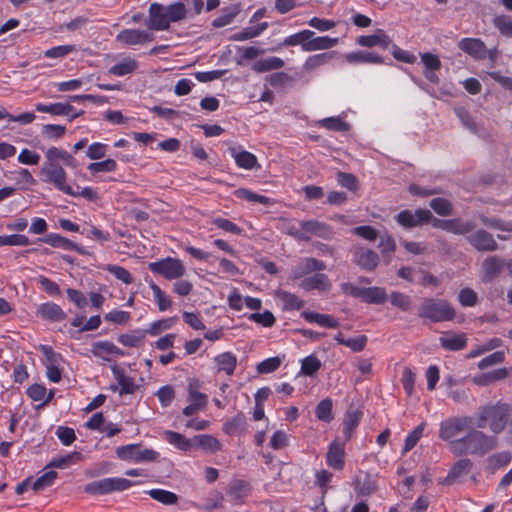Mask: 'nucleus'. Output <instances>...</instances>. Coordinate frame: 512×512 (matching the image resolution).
<instances>
[{
  "instance_id": "obj_54",
  "label": "nucleus",
  "mask_w": 512,
  "mask_h": 512,
  "mask_svg": "<svg viewBox=\"0 0 512 512\" xmlns=\"http://www.w3.org/2000/svg\"><path fill=\"white\" fill-rule=\"evenodd\" d=\"M57 478V472L50 470L43 473L37 479L32 480V489L34 491H42L53 485L54 481Z\"/></svg>"
},
{
  "instance_id": "obj_5",
  "label": "nucleus",
  "mask_w": 512,
  "mask_h": 512,
  "mask_svg": "<svg viewBox=\"0 0 512 512\" xmlns=\"http://www.w3.org/2000/svg\"><path fill=\"white\" fill-rule=\"evenodd\" d=\"M417 315L432 323H441L454 320L456 311L452 304L445 299L424 298L418 306Z\"/></svg>"
},
{
  "instance_id": "obj_9",
  "label": "nucleus",
  "mask_w": 512,
  "mask_h": 512,
  "mask_svg": "<svg viewBox=\"0 0 512 512\" xmlns=\"http://www.w3.org/2000/svg\"><path fill=\"white\" fill-rule=\"evenodd\" d=\"M115 453L119 459L133 463L152 462L159 457V452L151 448L142 449L141 444L119 446Z\"/></svg>"
},
{
  "instance_id": "obj_38",
  "label": "nucleus",
  "mask_w": 512,
  "mask_h": 512,
  "mask_svg": "<svg viewBox=\"0 0 512 512\" xmlns=\"http://www.w3.org/2000/svg\"><path fill=\"white\" fill-rule=\"evenodd\" d=\"M283 59L272 56L265 59H260L254 62L252 69L257 73H264L272 70H278L284 67Z\"/></svg>"
},
{
  "instance_id": "obj_36",
  "label": "nucleus",
  "mask_w": 512,
  "mask_h": 512,
  "mask_svg": "<svg viewBox=\"0 0 512 512\" xmlns=\"http://www.w3.org/2000/svg\"><path fill=\"white\" fill-rule=\"evenodd\" d=\"M200 384L198 381L190 382L187 388L188 402L197 406L198 408L205 409L208 403V396L199 391Z\"/></svg>"
},
{
  "instance_id": "obj_37",
  "label": "nucleus",
  "mask_w": 512,
  "mask_h": 512,
  "mask_svg": "<svg viewBox=\"0 0 512 512\" xmlns=\"http://www.w3.org/2000/svg\"><path fill=\"white\" fill-rule=\"evenodd\" d=\"M338 44V38H331L329 36L312 37L304 47L305 52H312L317 50H327L333 48Z\"/></svg>"
},
{
  "instance_id": "obj_20",
  "label": "nucleus",
  "mask_w": 512,
  "mask_h": 512,
  "mask_svg": "<svg viewBox=\"0 0 512 512\" xmlns=\"http://www.w3.org/2000/svg\"><path fill=\"white\" fill-rule=\"evenodd\" d=\"M91 353L96 358L109 361V355L124 356V352L117 347L113 342L108 340L96 341L92 343Z\"/></svg>"
},
{
  "instance_id": "obj_27",
  "label": "nucleus",
  "mask_w": 512,
  "mask_h": 512,
  "mask_svg": "<svg viewBox=\"0 0 512 512\" xmlns=\"http://www.w3.org/2000/svg\"><path fill=\"white\" fill-rule=\"evenodd\" d=\"M193 442V448H199L205 453H215L222 450L221 442L209 434L195 435Z\"/></svg>"
},
{
  "instance_id": "obj_31",
  "label": "nucleus",
  "mask_w": 512,
  "mask_h": 512,
  "mask_svg": "<svg viewBox=\"0 0 512 512\" xmlns=\"http://www.w3.org/2000/svg\"><path fill=\"white\" fill-rule=\"evenodd\" d=\"M387 299L388 295L383 287L371 286L363 288L360 300L367 304L381 305L384 304Z\"/></svg>"
},
{
  "instance_id": "obj_1",
  "label": "nucleus",
  "mask_w": 512,
  "mask_h": 512,
  "mask_svg": "<svg viewBox=\"0 0 512 512\" xmlns=\"http://www.w3.org/2000/svg\"><path fill=\"white\" fill-rule=\"evenodd\" d=\"M77 167V160L63 148L52 146L45 152V162L40 169L41 180L52 184L57 190L73 197H84L89 201L98 199L97 191L92 187H84L81 191H75L67 183V173L64 167Z\"/></svg>"
},
{
  "instance_id": "obj_51",
  "label": "nucleus",
  "mask_w": 512,
  "mask_h": 512,
  "mask_svg": "<svg viewBox=\"0 0 512 512\" xmlns=\"http://www.w3.org/2000/svg\"><path fill=\"white\" fill-rule=\"evenodd\" d=\"M502 265L503 263L496 256L487 258L483 262V272L485 279L492 280L495 278L500 273Z\"/></svg>"
},
{
  "instance_id": "obj_14",
  "label": "nucleus",
  "mask_w": 512,
  "mask_h": 512,
  "mask_svg": "<svg viewBox=\"0 0 512 512\" xmlns=\"http://www.w3.org/2000/svg\"><path fill=\"white\" fill-rule=\"evenodd\" d=\"M251 485L243 479H233L227 489L226 494L229 500L234 504H243L244 499L250 494Z\"/></svg>"
},
{
  "instance_id": "obj_26",
  "label": "nucleus",
  "mask_w": 512,
  "mask_h": 512,
  "mask_svg": "<svg viewBox=\"0 0 512 512\" xmlns=\"http://www.w3.org/2000/svg\"><path fill=\"white\" fill-rule=\"evenodd\" d=\"M217 372H224L227 376H232L237 367V357L232 352H223L214 357Z\"/></svg>"
},
{
  "instance_id": "obj_21",
  "label": "nucleus",
  "mask_w": 512,
  "mask_h": 512,
  "mask_svg": "<svg viewBox=\"0 0 512 512\" xmlns=\"http://www.w3.org/2000/svg\"><path fill=\"white\" fill-rule=\"evenodd\" d=\"M300 287L305 291L318 290L321 292H329L332 288V284L326 274L316 273L313 276L304 278L300 283Z\"/></svg>"
},
{
  "instance_id": "obj_49",
  "label": "nucleus",
  "mask_w": 512,
  "mask_h": 512,
  "mask_svg": "<svg viewBox=\"0 0 512 512\" xmlns=\"http://www.w3.org/2000/svg\"><path fill=\"white\" fill-rule=\"evenodd\" d=\"M177 321V316L160 319L152 322L146 331L150 336H158L162 331L169 330Z\"/></svg>"
},
{
  "instance_id": "obj_19",
  "label": "nucleus",
  "mask_w": 512,
  "mask_h": 512,
  "mask_svg": "<svg viewBox=\"0 0 512 512\" xmlns=\"http://www.w3.org/2000/svg\"><path fill=\"white\" fill-rule=\"evenodd\" d=\"M440 345L447 351H460L467 345V338L464 333L446 331L439 338Z\"/></svg>"
},
{
  "instance_id": "obj_11",
  "label": "nucleus",
  "mask_w": 512,
  "mask_h": 512,
  "mask_svg": "<svg viewBox=\"0 0 512 512\" xmlns=\"http://www.w3.org/2000/svg\"><path fill=\"white\" fill-rule=\"evenodd\" d=\"M154 35L147 30L123 29L116 35V41L124 46L143 45L152 42Z\"/></svg>"
},
{
  "instance_id": "obj_39",
  "label": "nucleus",
  "mask_w": 512,
  "mask_h": 512,
  "mask_svg": "<svg viewBox=\"0 0 512 512\" xmlns=\"http://www.w3.org/2000/svg\"><path fill=\"white\" fill-rule=\"evenodd\" d=\"M267 22L259 23L255 26L243 28L241 31L234 33L230 39L233 41H245L258 37L268 28Z\"/></svg>"
},
{
  "instance_id": "obj_23",
  "label": "nucleus",
  "mask_w": 512,
  "mask_h": 512,
  "mask_svg": "<svg viewBox=\"0 0 512 512\" xmlns=\"http://www.w3.org/2000/svg\"><path fill=\"white\" fill-rule=\"evenodd\" d=\"M300 226L303 230L308 233V236H317L322 239L328 240L333 236V231L331 226L328 224L318 221V220H307L302 221Z\"/></svg>"
},
{
  "instance_id": "obj_35",
  "label": "nucleus",
  "mask_w": 512,
  "mask_h": 512,
  "mask_svg": "<svg viewBox=\"0 0 512 512\" xmlns=\"http://www.w3.org/2000/svg\"><path fill=\"white\" fill-rule=\"evenodd\" d=\"M313 36H315L314 31L304 29L302 31H299L284 38V40L280 44V47L301 45V48L304 51V47H307L306 45L309 39H311Z\"/></svg>"
},
{
  "instance_id": "obj_3",
  "label": "nucleus",
  "mask_w": 512,
  "mask_h": 512,
  "mask_svg": "<svg viewBox=\"0 0 512 512\" xmlns=\"http://www.w3.org/2000/svg\"><path fill=\"white\" fill-rule=\"evenodd\" d=\"M498 445V439L494 435H488L481 430L471 429L465 436L458 438L453 443L452 452L461 456L465 454L484 456L494 450Z\"/></svg>"
},
{
  "instance_id": "obj_8",
  "label": "nucleus",
  "mask_w": 512,
  "mask_h": 512,
  "mask_svg": "<svg viewBox=\"0 0 512 512\" xmlns=\"http://www.w3.org/2000/svg\"><path fill=\"white\" fill-rule=\"evenodd\" d=\"M148 269L167 280H178L186 274V267L178 258L166 257L148 264Z\"/></svg>"
},
{
  "instance_id": "obj_47",
  "label": "nucleus",
  "mask_w": 512,
  "mask_h": 512,
  "mask_svg": "<svg viewBox=\"0 0 512 512\" xmlns=\"http://www.w3.org/2000/svg\"><path fill=\"white\" fill-rule=\"evenodd\" d=\"M425 427L426 422H421L417 427H415L411 432L407 434L404 442L403 454L411 451L417 445L423 436Z\"/></svg>"
},
{
  "instance_id": "obj_7",
  "label": "nucleus",
  "mask_w": 512,
  "mask_h": 512,
  "mask_svg": "<svg viewBox=\"0 0 512 512\" xmlns=\"http://www.w3.org/2000/svg\"><path fill=\"white\" fill-rule=\"evenodd\" d=\"M473 425V417L471 416L448 417L439 425V438L449 442L452 448L453 443L457 440L456 437L463 431L472 428Z\"/></svg>"
},
{
  "instance_id": "obj_44",
  "label": "nucleus",
  "mask_w": 512,
  "mask_h": 512,
  "mask_svg": "<svg viewBox=\"0 0 512 512\" xmlns=\"http://www.w3.org/2000/svg\"><path fill=\"white\" fill-rule=\"evenodd\" d=\"M146 331L135 330L132 333L121 334L118 336V342L129 348H136L142 345L145 340Z\"/></svg>"
},
{
  "instance_id": "obj_6",
  "label": "nucleus",
  "mask_w": 512,
  "mask_h": 512,
  "mask_svg": "<svg viewBox=\"0 0 512 512\" xmlns=\"http://www.w3.org/2000/svg\"><path fill=\"white\" fill-rule=\"evenodd\" d=\"M136 484L137 482H133L126 478L110 477L86 484L84 491L90 495H107L113 492L128 490Z\"/></svg>"
},
{
  "instance_id": "obj_22",
  "label": "nucleus",
  "mask_w": 512,
  "mask_h": 512,
  "mask_svg": "<svg viewBox=\"0 0 512 512\" xmlns=\"http://www.w3.org/2000/svg\"><path fill=\"white\" fill-rule=\"evenodd\" d=\"M325 269L326 264L324 261L313 257H306L303 259L302 263L292 271V278L300 279L312 272H320Z\"/></svg>"
},
{
  "instance_id": "obj_55",
  "label": "nucleus",
  "mask_w": 512,
  "mask_h": 512,
  "mask_svg": "<svg viewBox=\"0 0 512 512\" xmlns=\"http://www.w3.org/2000/svg\"><path fill=\"white\" fill-rule=\"evenodd\" d=\"M493 24L501 35L512 38V17L509 15H498L494 18Z\"/></svg>"
},
{
  "instance_id": "obj_2",
  "label": "nucleus",
  "mask_w": 512,
  "mask_h": 512,
  "mask_svg": "<svg viewBox=\"0 0 512 512\" xmlns=\"http://www.w3.org/2000/svg\"><path fill=\"white\" fill-rule=\"evenodd\" d=\"M146 26L150 30L165 31L170 28L171 23L184 20L188 10L182 0L164 6L158 2L151 3L148 10Z\"/></svg>"
},
{
  "instance_id": "obj_25",
  "label": "nucleus",
  "mask_w": 512,
  "mask_h": 512,
  "mask_svg": "<svg viewBox=\"0 0 512 512\" xmlns=\"http://www.w3.org/2000/svg\"><path fill=\"white\" fill-rule=\"evenodd\" d=\"M248 423L243 412H238L235 416L224 422L222 430L229 436L244 434L247 431Z\"/></svg>"
},
{
  "instance_id": "obj_32",
  "label": "nucleus",
  "mask_w": 512,
  "mask_h": 512,
  "mask_svg": "<svg viewBox=\"0 0 512 512\" xmlns=\"http://www.w3.org/2000/svg\"><path fill=\"white\" fill-rule=\"evenodd\" d=\"M138 69V62L129 57H123L108 69V73L117 77H123L134 73Z\"/></svg>"
},
{
  "instance_id": "obj_34",
  "label": "nucleus",
  "mask_w": 512,
  "mask_h": 512,
  "mask_svg": "<svg viewBox=\"0 0 512 512\" xmlns=\"http://www.w3.org/2000/svg\"><path fill=\"white\" fill-rule=\"evenodd\" d=\"M35 109L41 113H49L56 116H64L69 115L72 111H74V107L69 103H37L35 105Z\"/></svg>"
},
{
  "instance_id": "obj_33",
  "label": "nucleus",
  "mask_w": 512,
  "mask_h": 512,
  "mask_svg": "<svg viewBox=\"0 0 512 512\" xmlns=\"http://www.w3.org/2000/svg\"><path fill=\"white\" fill-rule=\"evenodd\" d=\"M276 297L281 301L284 311L300 310L305 304L304 300L299 298L296 294L285 290L277 291Z\"/></svg>"
},
{
  "instance_id": "obj_43",
  "label": "nucleus",
  "mask_w": 512,
  "mask_h": 512,
  "mask_svg": "<svg viewBox=\"0 0 512 512\" xmlns=\"http://www.w3.org/2000/svg\"><path fill=\"white\" fill-rule=\"evenodd\" d=\"M149 287L152 291L154 301L156 302L159 311L164 312L171 308V298L153 281L149 283Z\"/></svg>"
},
{
  "instance_id": "obj_13",
  "label": "nucleus",
  "mask_w": 512,
  "mask_h": 512,
  "mask_svg": "<svg viewBox=\"0 0 512 512\" xmlns=\"http://www.w3.org/2000/svg\"><path fill=\"white\" fill-rule=\"evenodd\" d=\"M326 464L333 470H343L345 466V445L343 443L335 440L329 444Z\"/></svg>"
},
{
  "instance_id": "obj_59",
  "label": "nucleus",
  "mask_w": 512,
  "mask_h": 512,
  "mask_svg": "<svg viewBox=\"0 0 512 512\" xmlns=\"http://www.w3.org/2000/svg\"><path fill=\"white\" fill-rule=\"evenodd\" d=\"M430 207L440 216H449L452 213L451 202L442 197L434 198L430 201Z\"/></svg>"
},
{
  "instance_id": "obj_29",
  "label": "nucleus",
  "mask_w": 512,
  "mask_h": 512,
  "mask_svg": "<svg viewBox=\"0 0 512 512\" xmlns=\"http://www.w3.org/2000/svg\"><path fill=\"white\" fill-rule=\"evenodd\" d=\"M163 436L170 445L178 450L188 452L193 449V438H187L185 435L171 430L164 431Z\"/></svg>"
},
{
  "instance_id": "obj_15",
  "label": "nucleus",
  "mask_w": 512,
  "mask_h": 512,
  "mask_svg": "<svg viewBox=\"0 0 512 512\" xmlns=\"http://www.w3.org/2000/svg\"><path fill=\"white\" fill-rule=\"evenodd\" d=\"M354 262L366 271L374 270L379 264L378 254L368 248L358 247L353 253Z\"/></svg>"
},
{
  "instance_id": "obj_24",
  "label": "nucleus",
  "mask_w": 512,
  "mask_h": 512,
  "mask_svg": "<svg viewBox=\"0 0 512 512\" xmlns=\"http://www.w3.org/2000/svg\"><path fill=\"white\" fill-rule=\"evenodd\" d=\"M37 314L45 320L61 322L66 319L65 311L54 302H45L37 307Z\"/></svg>"
},
{
  "instance_id": "obj_56",
  "label": "nucleus",
  "mask_w": 512,
  "mask_h": 512,
  "mask_svg": "<svg viewBox=\"0 0 512 512\" xmlns=\"http://www.w3.org/2000/svg\"><path fill=\"white\" fill-rule=\"evenodd\" d=\"M333 57V52H324L309 56L304 64L305 69L313 70L324 64H327Z\"/></svg>"
},
{
  "instance_id": "obj_61",
  "label": "nucleus",
  "mask_w": 512,
  "mask_h": 512,
  "mask_svg": "<svg viewBox=\"0 0 512 512\" xmlns=\"http://www.w3.org/2000/svg\"><path fill=\"white\" fill-rule=\"evenodd\" d=\"M333 479V474L325 469H321L315 473V485L321 490L322 496H324L328 489L329 484Z\"/></svg>"
},
{
  "instance_id": "obj_30",
  "label": "nucleus",
  "mask_w": 512,
  "mask_h": 512,
  "mask_svg": "<svg viewBox=\"0 0 512 512\" xmlns=\"http://www.w3.org/2000/svg\"><path fill=\"white\" fill-rule=\"evenodd\" d=\"M345 59L348 63L351 64H382L383 58L375 53L370 51H355L350 52L345 55Z\"/></svg>"
},
{
  "instance_id": "obj_62",
  "label": "nucleus",
  "mask_w": 512,
  "mask_h": 512,
  "mask_svg": "<svg viewBox=\"0 0 512 512\" xmlns=\"http://www.w3.org/2000/svg\"><path fill=\"white\" fill-rule=\"evenodd\" d=\"M79 459H80V453L74 452V453L67 454L65 456L53 458L50 461L48 466L58 468V469H65V468L69 467L70 465H72L73 463H75Z\"/></svg>"
},
{
  "instance_id": "obj_41",
  "label": "nucleus",
  "mask_w": 512,
  "mask_h": 512,
  "mask_svg": "<svg viewBox=\"0 0 512 512\" xmlns=\"http://www.w3.org/2000/svg\"><path fill=\"white\" fill-rule=\"evenodd\" d=\"M315 416L324 423H330L334 419L333 401L331 398L327 397L316 405Z\"/></svg>"
},
{
  "instance_id": "obj_48",
  "label": "nucleus",
  "mask_w": 512,
  "mask_h": 512,
  "mask_svg": "<svg viewBox=\"0 0 512 512\" xmlns=\"http://www.w3.org/2000/svg\"><path fill=\"white\" fill-rule=\"evenodd\" d=\"M152 499L164 504V505H174L178 501V496L168 490L164 489H151L146 492Z\"/></svg>"
},
{
  "instance_id": "obj_50",
  "label": "nucleus",
  "mask_w": 512,
  "mask_h": 512,
  "mask_svg": "<svg viewBox=\"0 0 512 512\" xmlns=\"http://www.w3.org/2000/svg\"><path fill=\"white\" fill-rule=\"evenodd\" d=\"M475 225L472 222H463L460 219H448L446 231L456 234V235H464L471 232L474 229Z\"/></svg>"
},
{
  "instance_id": "obj_16",
  "label": "nucleus",
  "mask_w": 512,
  "mask_h": 512,
  "mask_svg": "<svg viewBox=\"0 0 512 512\" xmlns=\"http://www.w3.org/2000/svg\"><path fill=\"white\" fill-rule=\"evenodd\" d=\"M228 153L234 159L238 168L244 170H253L259 167L257 157L246 150H240L237 147H230Z\"/></svg>"
},
{
  "instance_id": "obj_28",
  "label": "nucleus",
  "mask_w": 512,
  "mask_h": 512,
  "mask_svg": "<svg viewBox=\"0 0 512 512\" xmlns=\"http://www.w3.org/2000/svg\"><path fill=\"white\" fill-rule=\"evenodd\" d=\"M301 317H303L307 322L309 323H316L317 325L321 327L326 328H338L339 327V321L329 314H322L318 312H312V311H302Z\"/></svg>"
},
{
  "instance_id": "obj_57",
  "label": "nucleus",
  "mask_w": 512,
  "mask_h": 512,
  "mask_svg": "<svg viewBox=\"0 0 512 512\" xmlns=\"http://www.w3.org/2000/svg\"><path fill=\"white\" fill-rule=\"evenodd\" d=\"M118 168V165L114 159L108 158L100 162H93L87 166V169L92 173H100V172H115Z\"/></svg>"
},
{
  "instance_id": "obj_10",
  "label": "nucleus",
  "mask_w": 512,
  "mask_h": 512,
  "mask_svg": "<svg viewBox=\"0 0 512 512\" xmlns=\"http://www.w3.org/2000/svg\"><path fill=\"white\" fill-rule=\"evenodd\" d=\"M432 219V213L427 209H416L412 212L409 209L400 211L396 216V222L405 229H412L427 224Z\"/></svg>"
},
{
  "instance_id": "obj_45",
  "label": "nucleus",
  "mask_w": 512,
  "mask_h": 512,
  "mask_svg": "<svg viewBox=\"0 0 512 512\" xmlns=\"http://www.w3.org/2000/svg\"><path fill=\"white\" fill-rule=\"evenodd\" d=\"M472 462L468 458L459 459L454 463V465L449 469L447 480L454 481L457 478L461 477L464 474H467L472 468Z\"/></svg>"
},
{
  "instance_id": "obj_40",
  "label": "nucleus",
  "mask_w": 512,
  "mask_h": 512,
  "mask_svg": "<svg viewBox=\"0 0 512 512\" xmlns=\"http://www.w3.org/2000/svg\"><path fill=\"white\" fill-rule=\"evenodd\" d=\"M233 194L236 198L245 200V201H248L251 203H260V204H263L266 206L271 205L273 203L271 198L264 196V195L257 194L247 188H238L233 192Z\"/></svg>"
},
{
  "instance_id": "obj_18",
  "label": "nucleus",
  "mask_w": 512,
  "mask_h": 512,
  "mask_svg": "<svg viewBox=\"0 0 512 512\" xmlns=\"http://www.w3.org/2000/svg\"><path fill=\"white\" fill-rule=\"evenodd\" d=\"M469 243L478 251H494L497 242L493 236L484 229H480L468 237Z\"/></svg>"
},
{
  "instance_id": "obj_42",
  "label": "nucleus",
  "mask_w": 512,
  "mask_h": 512,
  "mask_svg": "<svg viewBox=\"0 0 512 512\" xmlns=\"http://www.w3.org/2000/svg\"><path fill=\"white\" fill-rule=\"evenodd\" d=\"M363 413L358 410H348L344 417V428L343 433L347 438H350L352 432L358 427L360 424Z\"/></svg>"
},
{
  "instance_id": "obj_64",
  "label": "nucleus",
  "mask_w": 512,
  "mask_h": 512,
  "mask_svg": "<svg viewBox=\"0 0 512 512\" xmlns=\"http://www.w3.org/2000/svg\"><path fill=\"white\" fill-rule=\"evenodd\" d=\"M390 302L393 306L405 312L410 310L412 303L409 295L397 291L391 293Z\"/></svg>"
},
{
  "instance_id": "obj_17",
  "label": "nucleus",
  "mask_w": 512,
  "mask_h": 512,
  "mask_svg": "<svg viewBox=\"0 0 512 512\" xmlns=\"http://www.w3.org/2000/svg\"><path fill=\"white\" fill-rule=\"evenodd\" d=\"M356 41L362 47L380 46L384 50L392 44L390 36L383 29H377L372 35L359 36Z\"/></svg>"
},
{
  "instance_id": "obj_52",
  "label": "nucleus",
  "mask_w": 512,
  "mask_h": 512,
  "mask_svg": "<svg viewBox=\"0 0 512 512\" xmlns=\"http://www.w3.org/2000/svg\"><path fill=\"white\" fill-rule=\"evenodd\" d=\"M115 377L120 385V395L133 394L137 390L138 385L135 384L134 379L126 376L122 371H116Z\"/></svg>"
},
{
  "instance_id": "obj_53",
  "label": "nucleus",
  "mask_w": 512,
  "mask_h": 512,
  "mask_svg": "<svg viewBox=\"0 0 512 512\" xmlns=\"http://www.w3.org/2000/svg\"><path fill=\"white\" fill-rule=\"evenodd\" d=\"M107 272L112 274L116 279L123 282L126 285L133 283L132 274L124 267L117 264H109L104 268Z\"/></svg>"
},
{
  "instance_id": "obj_46",
  "label": "nucleus",
  "mask_w": 512,
  "mask_h": 512,
  "mask_svg": "<svg viewBox=\"0 0 512 512\" xmlns=\"http://www.w3.org/2000/svg\"><path fill=\"white\" fill-rule=\"evenodd\" d=\"M319 126L325 128L327 130L336 131V132H347L350 130V125L346 121H344L341 117H327L321 119L318 122Z\"/></svg>"
},
{
  "instance_id": "obj_12",
  "label": "nucleus",
  "mask_w": 512,
  "mask_h": 512,
  "mask_svg": "<svg viewBox=\"0 0 512 512\" xmlns=\"http://www.w3.org/2000/svg\"><path fill=\"white\" fill-rule=\"evenodd\" d=\"M458 47L477 60H484L488 54L490 58H493V53L488 52L485 43L479 38H463L459 41Z\"/></svg>"
},
{
  "instance_id": "obj_58",
  "label": "nucleus",
  "mask_w": 512,
  "mask_h": 512,
  "mask_svg": "<svg viewBox=\"0 0 512 512\" xmlns=\"http://www.w3.org/2000/svg\"><path fill=\"white\" fill-rule=\"evenodd\" d=\"M321 368V361L314 355H309L301 361V372L306 376L315 375Z\"/></svg>"
},
{
  "instance_id": "obj_63",
  "label": "nucleus",
  "mask_w": 512,
  "mask_h": 512,
  "mask_svg": "<svg viewBox=\"0 0 512 512\" xmlns=\"http://www.w3.org/2000/svg\"><path fill=\"white\" fill-rule=\"evenodd\" d=\"M104 319L107 322L123 325L131 320V313L124 310L113 309L104 315Z\"/></svg>"
},
{
  "instance_id": "obj_4",
  "label": "nucleus",
  "mask_w": 512,
  "mask_h": 512,
  "mask_svg": "<svg viewBox=\"0 0 512 512\" xmlns=\"http://www.w3.org/2000/svg\"><path fill=\"white\" fill-rule=\"evenodd\" d=\"M511 416V407L502 402L479 407L474 426L478 429L489 427L494 434L501 433Z\"/></svg>"
},
{
  "instance_id": "obj_60",
  "label": "nucleus",
  "mask_w": 512,
  "mask_h": 512,
  "mask_svg": "<svg viewBox=\"0 0 512 512\" xmlns=\"http://www.w3.org/2000/svg\"><path fill=\"white\" fill-rule=\"evenodd\" d=\"M512 460V454L509 451H502L491 455L488 458L489 466L493 470H497L501 467L508 465Z\"/></svg>"
}]
</instances>
